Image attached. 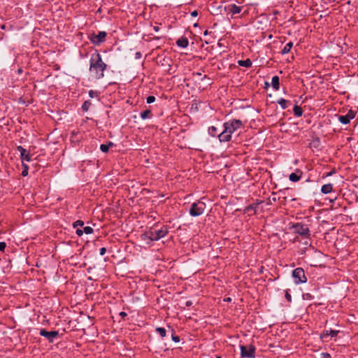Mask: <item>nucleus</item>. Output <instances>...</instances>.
I'll return each instance as SVG.
<instances>
[{
    "mask_svg": "<svg viewBox=\"0 0 358 358\" xmlns=\"http://www.w3.org/2000/svg\"><path fill=\"white\" fill-rule=\"evenodd\" d=\"M205 208V203L201 201H199L198 202L192 203L189 209V213L194 217L199 216L203 213Z\"/></svg>",
    "mask_w": 358,
    "mask_h": 358,
    "instance_id": "obj_2",
    "label": "nucleus"
},
{
    "mask_svg": "<svg viewBox=\"0 0 358 358\" xmlns=\"http://www.w3.org/2000/svg\"><path fill=\"white\" fill-rule=\"evenodd\" d=\"M321 191L324 194L329 193L332 191V185L331 184H327L324 185L322 187Z\"/></svg>",
    "mask_w": 358,
    "mask_h": 358,
    "instance_id": "obj_17",
    "label": "nucleus"
},
{
    "mask_svg": "<svg viewBox=\"0 0 358 358\" xmlns=\"http://www.w3.org/2000/svg\"><path fill=\"white\" fill-rule=\"evenodd\" d=\"M292 275L295 278V282L296 284L301 282H306L307 280L305 276L304 271L301 268H297L295 270H294Z\"/></svg>",
    "mask_w": 358,
    "mask_h": 358,
    "instance_id": "obj_5",
    "label": "nucleus"
},
{
    "mask_svg": "<svg viewBox=\"0 0 358 358\" xmlns=\"http://www.w3.org/2000/svg\"><path fill=\"white\" fill-rule=\"evenodd\" d=\"M120 315L122 317H124L126 315H127V313H124V312H121L120 313Z\"/></svg>",
    "mask_w": 358,
    "mask_h": 358,
    "instance_id": "obj_42",
    "label": "nucleus"
},
{
    "mask_svg": "<svg viewBox=\"0 0 358 358\" xmlns=\"http://www.w3.org/2000/svg\"><path fill=\"white\" fill-rule=\"evenodd\" d=\"M172 339L173 341H174L175 342H179L180 341V338L177 336H172Z\"/></svg>",
    "mask_w": 358,
    "mask_h": 358,
    "instance_id": "obj_38",
    "label": "nucleus"
},
{
    "mask_svg": "<svg viewBox=\"0 0 358 358\" xmlns=\"http://www.w3.org/2000/svg\"><path fill=\"white\" fill-rule=\"evenodd\" d=\"M273 87L278 90L279 89V78L278 76H273L271 82Z\"/></svg>",
    "mask_w": 358,
    "mask_h": 358,
    "instance_id": "obj_18",
    "label": "nucleus"
},
{
    "mask_svg": "<svg viewBox=\"0 0 358 358\" xmlns=\"http://www.w3.org/2000/svg\"><path fill=\"white\" fill-rule=\"evenodd\" d=\"M83 231L86 234H91L93 233V229L92 227H85L83 229Z\"/></svg>",
    "mask_w": 358,
    "mask_h": 358,
    "instance_id": "obj_29",
    "label": "nucleus"
},
{
    "mask_svg": "<svg viewBox=\"0 0 358 358\" xmlns=\"http://www.w3.org/2000/svg\"><path fill=\"white\" fill-rule=\"evenodd\" d=\"M106 252V249L105 248H101L100 249V255H105Z\"/></svg>",
    "mask_w": 358,
    "mask_h": 358,
    "instance_id": "obj_39",
    "label": "nucleus"
},
{
    "mask_svg": "<svg viewBox=\"0 0 358 358\" xmlns=\"http://www.w3.org/2000/svg\"><path fill=\"white\" fill-rule=\"evenodd\" d=\"M40 335L47 338L50 342H53L54 339L58 336L59 332L57 331H48L45 329H41Z\"/></svg>",
    "mask_w": 358,
    "mask_h": 358,
    "instance_id": "obj_8",
    "label": "nucleus"
},
{
    "mask_svg": "<svg viewBox=\"0 0 358 358\" xmlns=\"http://www.w3.org/2000/svg\"><path fill=\"white\" fill-rule=\"evenodd\" d=\"M224 10L225 12L229 11L232 14H237L241 11V7L238 6L235 4L229 5L227 7H224Z\"/></svg>",
    "mask_w": 358,
    "mask_h": 358,
    "instance_id": "obj_11",
    "label": "nucleus"
},
{
    "mask_svg": "<svg viewBox=\"0 0 358 358\" xmlns=\"http://www.w3.org/2000/svg\"><path fill=\"white\" fill-rule=\"evenodd\" d=\"M106 68V64L102 61L100 54H93L90 59V70L92 73H94L95 78L97 79L103 78Z\"/></svg>",
    "mask_w": 358,
    "mask_h": 358,
    "instance_id": "obj_1",
    "label": "nucleus"
},
{
    "mask_svg": "<svg viewBox=\"0 0 358 358\" xmlns=\"http://www.w3.org/2000/svg\"><path fill=\"white\" fill-rule=\"evenodd\" d=\"M149 236H150V231L149 232H147L144 234L142 235V239L145 241H148V240H150L149 239Z\"/></svg>",
    "mask_w": 358,
    "mask_h": 358,
    "instance_id": "obj_32",
    "label": "nucleus"
},
{
    "mask_svg": "<svg viewBox=\"0 0 358 358\" xmlns=\"http://www.w3.org/2000/svg\"><path fill=\"white\" fill-rule=\"evenodd\" d=\"M293 46V43L292 42H289L288 43L286 44V45L284 47V48L282 50V54H287L288 53L291 48H292Z\"/></svg>",
    "mask_w": 358,
    "mask_h": 358,
    "instance_id": "obj_20",
    "label": "nucleus"
},
{
    "mask_svg": "<svg viewBox=\"0 0 358 358\" xmlns=\"http://www.w3.org/2000/svg\"><path fill=\"white\" fill-rule=\"evenodd\" d=\"M156 331L162 337H164L166 336V329L162 327H157Z\"/></svg>",
    "mask_w": 358,
    "mask_h": 358,
    "instance_id": "obj_25",
    "label": "nucleus"
},
{
    "mask_svg": "<svg viewBox=\"0 0 358 358\" xmlns=\"http://www.w3.org/2000/svg\"><path fill=\"white\" fill-rule=\"evenodd\" d=\"M338 333V331L335 330H330L329 331H327L326 332H324L320 335V338L322 340H325V338L329 335L331 337H334L337 336Z\"/></svg>",
    "mask_w": 358,
    "mask_h": 358,
    "instance_id": "obj_15",
    "label": "nucleus"
},
{
    "mask_svg": "<svg viewBox=\"0 0 358 358\" xmlns=\"http://www.w3.org/2000/svg\"><path fill=\"white\" fill-rule=\"evenodd\" d=\"M150 113H151V112H150V110H144L143 112H142V113H141V117L143 119H145V118H147V117L150 115Z\"/></svg>",
    "mask_w": 358,
    "mask_h": 358,
    "instance_id": "obj_27",
    "label": "nucleus"
},
{
    "mask_svg": "<svg viewBox=\"0 0 358 358\" xmlns=\"http://www.w3.org/2000/svg\"><path fill=\"white\" fill-rule=\"evenodd\" d=\"M320 356H321V358H331L330 355L328 353H322L320 355Z\"/></svg>",
    "mask_w": 358,
    "mask_h": 358,
    "instance_id": "obj_37",
    "label": "nucleus"
},
{
    "mask_svg": "<svg viewBox=\"0 0 358 358\" xmlns=\"http://www.w3.org/2000/svg\"><path fill=\"white\" fill-rule=\"evenodd\" d=\"M255 347L253 345L241 346V356L243 357L252 358L255 357Z\"/></svg>",
    "mask_w": 358,
    "mask_h": 358,
    "instance_id": "obj_6",
    "label": "nucleus"
},
{
    "mask_svg": "<svg viewBox=\"0 0 358 358\" xmlns=\"http://www.w3.org/2000/svg\"><path fill=\"white\" fill-rule=\"evenodd\" d=\"M294 112L295 115H296L298 117L301 116L302 113H303V110H302L301 108L299 106H294Z\"/></svg>",
    "mask_w": 358,
    "mask_h": 358,
    "instance_id": "obj_22",
    "label": "nucleus"
},
{
    "mask_svg": "<svg viewBox=\"0 0 358 358\" xmlns=\"http://www.w3.org/2000/svg\"><path fill=\"white\" fill-rule=\"evenodd\" d=\"M196 75H198V76H201V73H196Z\"/></svg>",
    "mask_w": 358,
    "mask_h": 358,
    "instance_id": "obj_48",
    "label": "nucleus"
},
{
    "mask_svg": "<svg viewBox=\"0 0 358 358\" xmlns=\"http://www.w3.org/2000/svg\"><path fill=\"white\" fill-rule=\"evenodd\" d=\"M113 146V143L112 142H110L107 145H105V144H102L100 146V149L102 152H107L108 151V149L110 147H112Z\"/></svg>",
    "mask_w": 358,
    "mask_h": 358,
    "instance_id": "obj_21",
    "label": "nucleus"
},
{
    "mask_svg": "<svg viewBox=\"0 0 358 358\" xmlns=\"http://www.w3.org/2000/svg\"><path fill=\"white\" fill-rule=\"evenodd\" d=\"M154 30L156 31H158L159 28L158 27H154Z\"/></svg>",
    "mask_w": 358,
    "mask_h": 358,
    "instance_id": "obj_46",
    "label": "nucleus"
},
{
    "mask_svg": "<svg viewBox=\"0 0 358 358\" xmlns=\"http://www.w3.org/2000/svg\"><path fill=\"white\" fill-rule=\"evenodd\" d=\"M242 126V122L239 120H234L231 122H226L224 124V128L227 130V132L233 134L238 129Z\"/></svg>",
    "mask_w": 358,
    "mask_h": 358,
    "instance_id": "obj_4",
    "label": "nucleus"
},
{
    "mask_svg": "<svg viewBox=\"0 0 358 358\" xmlns=\"http://www.w3.org/2000/svg\"><path fill=\"white\" fill-rule=\"evenodd\" d=\"M301 175L302 172L300 170H296L295 173L289 175V178L292 182H297L300 180Z\"/></svg>",
    "mask_w": 358,
    "mask_h": 358,
    "instance_id": "obj_13",
    "label": "nucleus"
},
{
    "mask_svg": "<svg viewBox=\"0 0 358 358\" xmlns=\"http://www.w3.org/2000/svg\"><path fill=\"white\" fill-rule=\"evenodd\" d=\"M238 64L241 66L250 67L252 65V62L250 59H248L246 60H239Z\"/></svg>",
    "mask_w": 358,
    "mask_h": 358,
    "instance_id": "obj_19",
    "label": "nucleus"
},
{
    "mask_svg": "<svg viewBox=\"0 0 358 358\" xmlns=\"http://www.w3.org/2000/svg\"><path fill=\"white\" fill-rule=\"evenodd\" d=\"M17 150L20 152L22 160H26L29 162L30 160V156L28 154H26V150L23 148L22 146H18Z\"/></svg>",
    "mask_w": 358,
    "mask_h": 358,
    "instance_id": "obj_14",
    "label": "nucleus"
},
{
    "mask_svg": "<svg viewBox=\"0 0 358 358\" xmlns=\"http://www.w3.org/2000/svg\"><path fill=\"white\" fill-rule=\"evenodd\" d=\"M222 7L220 6L218 7V9H222Z\"/></svg>",
    "mask_w": 358,
    "mask_h": 358,
    "instance_id": "obj_49",
    "label": "nucleus"
},
{
    "mask_svg": "<svg viewBox=\"0 0 358 358\" xmlns=\"http://www.w3.org/2000/svg\"><path fill=\"white\" fill-rule=\"evenodd\" d=\"M84 225V222L82 220H78L73 223V227H76L78 226L83 227Z\"/></svg>",
    "mask_w": 358,
    "mask_h": 358,
    "instance_id": "obj_30",
    "label": "nucleus"
},
{
    "mask_svg": "<svg viewBox=\"0 0 358 358\" xmlns=\"http://www.w3.org/2000/svg\"><path fill=\"white\" fill-rule=\"evenodd\" d=\"M23 166H24V170L22 172V175L23 176H26L28 174V166L27 165H25V164H23Z\"/></svg>",
    "mask_w": 358,
    "mask_h": 358,
    "instance_id": "obj_31",
    "label": "nucleus"
},
{
    "mask_svg": "<svg viewBox=\"0 0 358 358\" xmlns=\"http://www.w3.org/2000/svg\"><path fill=\"white\" fill-rule=\"evenodd\" d=\"M90 105H91V103L90 101H85V103H83V105L82 106L83 110L84 111H87Z\"/></svg>",
    "mask_w": 358,
    "mask_h": 358,
    "instance_id": "obj_28",
    "label": "nucleus"
},
{
    "mask_svg": "<svg viewBox=\"0 0 358 358\" xmlns=\"http://www.w3.org/2000/svg\"><path fill=\"white\" fill-rule=\"evenodd\" d=\"M218 137L221 142H227L231 139V134L227 132V130L224 129V131H222L220 134H219Z\"/></svg>",
    "mask_w": 358,
    "mask_h": 358,
    "instance_id": "obj_12",
    "label": "nucleus"
},
{
    "mask_svg": "<svg viewBox=\"0 0 358 358\" xmlns=\"http://www.w3.org/2000/svg\"><path fill=\"white\" fill-rule=\"evenodd\" d=\"M224 301H227V302H229V301H231V299L230 297H228V298H227V299H224Z\"/></svg>",
    "mask_w": 358,
    "mask_h": 358,
    "instance_id": "obj_44",
    "label": "nucleus"
},
{
    "mask_svg": "<svg viewBox=\"0 0 358 358\" xmlns=\"http://www.w3.org/2000/svg\"><path fill=\"white\" fill-rule=\"evenodd\" d=\"M217 358H221V357H217Z\"/></svg>",
    "mask_w": 358,
    "mask_h": 358,
    "instance_id": "obj_51",
    "label": "nucleus"
},
{
    "mask_svg": "<svg viewBox=\"0 0 358 358\" xmlns=\"http://www.w3.org/2000/svg\"><path fill=\"white\" fill-rule=\"evenodd\" d=\"M285 298L287 299V300L288 301H292V296H291L290 294L288 292V291H286Z\"/></svg>",
    "mask_w": 358,
    "mask_h": 358,
    "instance_id": "obj_35",
    "label": "nucleus"
},
{
    "mask_svg": "<svg viewBox=\"0 0 358 358\" xmlns=\"http://www.w3.org/2000/svg\"><path fill=\"white\" fill-rule=\"evenodd\" d=\"M313 143H314L315 146H317L319 144V141L317 140L316 141H314Z\"/></svg>",
    "mask_w": 358,
    "mask_h": 358,
    "instance_id": "obj_45",
    "label": "nucleus"
},
{
    "mask_svg": "<svg viewBox=\"0 0 358 358\" xmlns=\"http://www.w3.org/2000/svg\"><path fill=\"white\" fill-rule=\"evenodd\" d=\"M155 100V97L153 96H149L148 98H147V103H153Z\"/></svg>",
    "mask_w": 358,
    "mask_h": 358,
    "instance_id": "obj_33",
    "label": "nucleus"
},
{
    "mask_svg": "<svg viewBox=\"0 0 358 358\" xmlns=\"http://www.w3.org/2000/svg\"><path fill=\"white\" fill-rule=\"evenodd\" d=\"M294 228L295 233L304 237L309 236V229L306 226L297 224L294 226Z\"/></svg>",
    "mask_w": 358,
    "mask_h": 358,
    "instance_id": "obj_7",
    "label": "nucleus"
},
{
    "mask_svg": "<svg viewBox=\"0 0 358 358\" xmlns=\"http://www.w3.org/2000/svg\"><path fill=\"white\" fill-rule=\"evenodd\" d=\"M191 15L193 17H196L198 15V12L196 10H194L192 12Z\"/></svg>",
    "mask_w": 358,
    "mask_h": 358,
    "instance_id": "obj_41",
    "label": "nucleus"
},
{
    "mask_svg": "<svg viewBox=\"0 0 358 358\" xmlns=\"http://www.w3.org/2000/svg\"><path fill=\"white\" fill-rule=\"evenodd\" d=\"M208 30H206L204 32V35H208Z\"/></svg>",
    "mask_w": 358,
    "mask_h": 358,
    "instance_id": "obj_47",
    "label": "nucleus"
},
{
    "mask_svg": "<svg viewBox=\"0 0 358 358\" xmlns=\"http://www.w3.org/2000/svg\"><path fill=\"white\" fill-rule=\"evenodd\" d=\"M89 95L91 98H94V97H96L97 96V92L93 91V90H90L89 92Z\"/></svg>",
    "mask_w": 358,
    "mask_h": 358,
    "instance_id": "obj_34",
    "label": "nucleus"
},
{
    "mask_svg": "<svg viewBox=\"0 0 358 358\" xmlns=\"http://www.w3.org/2000/svg\"><path fill=\"white\" fill-rule=\"evenodd\" d=\"M83 232H84V231H83V230H82V229H78L76 230V234H77V235H78V236H81V235H83Z\"/></svg>",
    "mask_w": 358,
    "mask_h": 358,
    "instance_id": "obj_40",
    "label": "nucleus"
},
{
    "mask_svg": "<svg viewBox=\"0 0 358 358\" xmlns=\"http://www.w3.org/2000/svg\"><path fill=\"white\" fill-rule=\"evenodd\" d=\"M257 206V205L250 206L245 208V211L248 213L249 215H251L252 213H255V209Z\"/></svg>",
    "mask_w": 358,
    "mask_h": 358,
    "instance_id": "obj_23",
    "label": "nucleus"
},
{
    "mask_svg": "<svg viewBox=\"0 0 358 358\" xmlns=\"http://www.w3.org/2000/svg\"><path fill=\"white\" fill-rule=\"evenodd\" d=\"M192 304V301H188L186 302V306H190Z\"/></svg>",
    "mask_w": 358,
    "mask_h": 358,
    "instance_id": "obj_43",
    "label": "nucleus"
},
{
    "mask_svg": "<svg viewBox=\"0 0 358 358\" xmlns=\"http://www.w3.org/2000/svg\"><path fill=\"white\" fill-rule=\"evenodd\" d=\"M355 116V112L350 110L347 115L339 116L338 119L340 122L344 124L350 122V120L353 119Z\"/></svg>",
    "mask_w": 358,
    "mask_h": 358,
    "instance_id": "obj_10",
    "label": "nucleus"
},
{
    "mask_svg": "<svg viewBox=\"0 0 358 358\" xmlns=\"http://www.w3.org/2000/svg\"><path fill=\"white\" fill-rule=\"evenodd\" d=\"M278 103L282 108H285L287 107V101L284 99H280L278 101Z\"/></svg>",
    "mask_w": 358,
    "mask_h": 358,
    "instance_id": "obj_26",
    "label": "nucleus"
},
{
    "mask_svg": "<svg viewBox=\"0 0 358 358\" xmlns=\"http://www.w3.org/2000/svg\"><path fill=\"white\" fill-rule=\"evenodd\" d=\"M357 166H358V164H357Z\"/></svg>",
    "mask_w": 358,
    "mask_h": 358,
    "instance_id": "obj_52",
    "label": "nucleus"
},
{
    "mask_svg": "<svg viewBox=\"0 0 358 358\" xmlns=\"http://www.w3.org/2000/svg\"><path fill=\"white\" fill-rule=\"evenodd\" d=\"M208 132L210 136H215L217 134V128L214 126L209 127Z\"/></svg>",
    "mask_w": 358,
    "mask_h": 358,
    "instance_id": "obj_24",
    "label": "nucleus"
},
{
    "mask_svg": "<svg viewBox=\"0 0 358 358\" xmlns=\"http://www.w3.org/2000/svg\"><path fill=\"white\" fill-rule=\"evenodd\" d=\"M168 233V230L166 227H163L159 230L156 229H152L150 231V236L149 239L150 241H157L160 239L161 238H163Z\"/></svg>",
    "mask_w": 358,
    "mask_h": 358,
    "instance_id": "obj_3",
    "label": "nucleus"
},
{
    "mask_svg": "<svg viewBox=\"0 0 358 358\" xmlns=\"http://www.w3.org/2000/svg\"><path fill=\"white\" fill-rule=\"evenodd\" d=\"M1 28H2V29H4V28H5V25H3V26L1 27Z\"/></svg>",
    "mask_w": 358,
    "mask_h": 358,
    "instance_id": "obj_50",
    "label": "nucleus"
},
{
    "mask_svg": "<svg viewBox=\"0 0 358 358\" xmlns=\"http://www.w3.org/2000/svg\"><path fill=\"white\" fill-rule=\"evenodd\" d=\"M106 36V33L105 31H99L97 35L92 34L90 38L94 44L99 45L101 42L104 41Z\"/></svg>",
    "mask_w": 358,
    "mask_h": 358,
    "instance_id": "obj_9",
    "label": "nucleus"
},
{
    "mask_svg": "<svg viewBox=\"0 0 358 358\" xmlns=\"http://www.w3.org/2000/svg\"><path fill=\"white\" fill-rule=\"evenodd\" d=\"M6 246V245L4 242H1L0 243V251H3Z\"/></svg>",
    "mask_w": 358,
    "mask_h": 358,
    "instance_id": "obj_36",
    "label": "nucleus"
},
{
    "mask_svg": "<svg viewBox=\"0 0 358 358\" xmlns=\"http://www.w3.org/2000/svg\"><path fill=\"white\" fill-rule=\"evenodd\" d=\"M178 46L182 48H186L188 45V40L185 38H180L177 41Z\"/></svg>",
    "mask_w": 358,
    "mask_h": 358,
    "instance_id": "obj_16",
    "label": "nucleus"
}]
</instances>
